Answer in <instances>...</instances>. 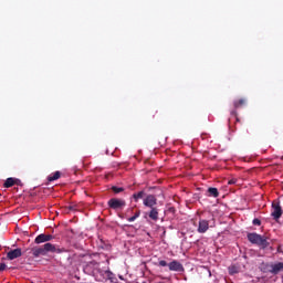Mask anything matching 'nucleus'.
<instances>
[{"label":"nucleus","mask_w":283,"mask_h":283,"mask_svg":"<svg viewBox=\"0 0 283 283\" xmlns=\"http://www.w3.org/2000/svg\"><path fill=\"white\" fill-rule=\"evenodd\" d=\"M33 258H41V255H46L49 253L56 252V245L52 243H45L42 247H35L31 249Z\"/></svg>","instance_id":"nucleus-1"},{"label":"nucleus","mask_w":283,"mask_h":283,"mask_svg":"<svg viewBox=\"0 0 283 283\" xmlns=\"http://www.w3.org/2000/svg\"><path fill=\"white\" fill-rule=\"evenodd\" d=\"M248 240L252 244H256V247H261V249H266V247H269V241L266 240V238L255 232L248 233Z\"/></svg>","instance_id":"nucleus-2"},{"label":"nucleus","mask_w":283,"mask_h":283,"mask_svg":"<svg viewBox=\"0 0 283 283\" xmlns=\"http://www.w3.org/2000/svg\"><path fill=\"white\" fill-rule=\"evenodd\" d=\"M107 206L109 207V209H113L114 211H123V209L127 207V201L120 198H111L107 202Z\"/></svg>","instance_id":"nucleus-3"},{"label":"nucleus","mask_w":283,"mask_h":283,"mask_svg":"<svg viewBox=\"0 0 283 283\" xmlns=\"http://www.w3.org/2000/svg\"><path fill=\"white\" fill-rule=\"evenodd\" d=\"M282 214H283V210H282V206H280V201L274 200L272 202V212H271L273 220H280L282 218Z\"/></svg>","instance_id":"nucleus-4"},{"label":"nucleus","mask_w":283,"mask_h":283,"mask_svg":"<svg viewBox=\"0 0 283 283\" xmlns=\"http://www.w3.org/2000/svg\"><path fill=\"white\" fill-rule=\"evenodd\" d=\"M125 218L128 220V222H134L137 218H140V209L135 207L128 208Z\"/></svg>","instance_id":"nucleus-5"},{"label":"nucleus","mask_w":283,"mask_h":283,"mask_svg":"<svg viewBox=\"0 0 283 283\" xmlns=\"http://www.w3.org/2000/svg\"><path fill=\"white\" fill-rule=\"evenodd\" d=\"M158 205V198L155 195H147L144 198V206L154 209Z\"/></svg>","instance_id":"nucleus-6"},{"label":"nucleus","mask_w":283,"mask_h":283,"mask_svg":"<svg viewBox=\"0 0 283 283\" xmlns=\"http://www.w3.org/2000/svg\"><path fill=\"white\" fill-rule=\"evenodd\" d=\"M169 271H176L177 273H182L185 271V266L179 261H171L168 263Z\"/></svg>","instance_id":"nucleus-7"},{"label":"nucleus","mask_w":283,"mask_h":283,"mask_svg":"<svg viewBox=\"0 0 283 283\" xmlns=\"http://www.w3.org/2000/svg\"><path fill=\"white\" fill-rule=\"evenodd\" d=\"M197 231L198 233H207L209 231V220L200 218Z\"/></svg>","instance_id":"nucleus-8"},{"label":"nucleus","mask_w":283,"mask_h":283,"mask_svg":"<svg viewBox=\"0 0 283 283\" xmlns=\"http://www.w3.org/2000/svg\"><path fill=\"white\" fill-rule=\"evenodd\" d=\"M21 255H23L21 248H17L7 253V260H17V258H21Z\"/></svg>","instance_id":"nucleus-9"},{"label":"nucleus","mask_w":283,"mask_h":283,"mask_svg":"<svg viewBox=\"0 0 283 283\" xmlns=\"http://www.w3.org/2000/svg\"><path fill=\"white\" fill-rule=\"evenodd\" d=\"M53 235L52 234H45V233H42V234H39L34 242L35 244H43V242H50V240H53Z\"/></svg>","instance_id":"nucleus-10"},{"label":"nucleus","mask_w":283,"mask_h":283,"mask_svg":"<svg viewBox=\"0 0 283 283\" xmlns=\"http://www.w3.org/2000/svg\"><path fill=\"white\" fill-rule=\"evenodd\" d=\"M270 273L273 275H277V273H281L283 271V262L272 263L270 264Z\"/></svg>","instance_id":"nucleus-11"},{"label":"nucleus","mask_w":283,"mask_h":283,"mask_svg":"<svg viewBox=\"0 0 283 283\" xmlns=\"http://www.w3.org/2000/svg\"><path fill=\"white\" fill-rule=\"evenodd\" d=\"M148 218H150V220H154L156 222V220H158V208H150V212L148 213Z\"/></svg>","instance_id":"nucleus-12"},{"label":"nucleus","mask_w":283,"mask_h":283,"mask_svg":"<svg viewBox=\"0 0 283 283\" xmlns=\"http://www.w3.org/2000/svg\"><path fill=\"white\" fill-rule=\"evenodd\" d=\"M15 182H17V179H14V178H12V177H9V178L4 181L3 187H4L6 189H10V187H14Z\"/></svg>","instance_id":"nucleus-13"},{"label":"nucleus","mask_w":283,"mask_h":283,"mask_svg":"<svg viewBox=\"0 0 283 283\" xmlns=\"http://www.w3.org/2000/svg\"><path fill=\"white\" fill-rule=\"evenodd\" d=\"M59 178H61V171H55L48 176V181L54 182V180H59Z\"/></svg>","instance_id":"nucleus-14"},{"label":"nucleus","mask_w":283,"mask_h":283,"mask_svg":"<svg viewBox=\"0 0 283 283\" xmlns=\"http://www.w3.org/2000/svg\"><path fill=\"white\" fill-rule=\"evenodd\" d=\"M208 193L212 198H218V196H220V192L218 191V188H209Z\"/></svg>","instance_id":"nucleus-15"},{"label":"nucleus","mask_w":283,"mask_h":283,"mask_svg":"<svg viewBox=\"0 0 283 283\" xmlns=\"http://www.w3.org/2000/svg\"><path fill=\"white\" fill-rule=\"evenodd\" d=\"M133 198L135 202H138V200H143V198L145 199V191H139L137 193H134Z\"/></svg>","instance_id":"nucleus-16"},{"label":"nucleus","mask_w":283,"mask_h":283,"mask_svg":"<svg viewBox=\"0 0 283 283\" xmlns=\"http://www.w3.org/2000/svg\"><path fill=\"white\" fill-rule=\"evenodd\" d=\"M233 105H234V109H238V107H243V105H247V99L241 98L239 101H235Z\"/></svg>","instance_id":"nucleus-17"},{"label":"nucleus","mask_w":283,"mask_h":283,"mask_svg":"<svg viewBox=\"0 0 283 283\" xmlns=\"http://www.w3.org/2000/svg\"><path fill=\"white\" fill-rule=\"evenodd\" d=\"M111 189L114 193H123V191H125V188L116 186H113Z\"/></svg>","instance_id":"nucleus-18"},{"label":"nucleus","mask_w":283,"mask_h":283,"mask_svg":"<svg viewBox=\"0 0 283 283\" xmlns=\"http://www.w3.org/2000/svg\"><path fill=\"white\" fill-rule=\"evenodd\" d=\"M229 273H230V275H233L234 273H238V271L235 270V266H230L229 268Z\"/></svg>","instance_id":"nucleus-19"},{"label":"nucleus","mask_w":283,"mask_h":283,"mask_svg":"<svg viewBox=\"0 0 283 283\" xmlns=\"http://www.w3.org/2000/svg\"><path fill=\"white\" fill-rule=\"evenodd\" d=\"M252 222L255 227H260V224H262V221H260V219H254Z\"/></svg>","instance_id":"nucleus-20"},{"label":"nucleus","mask_w":283,"mask_h":283,"mask_svg":"<svg viewBox=\"0 0 283 283\" xmlns=\"http://www.w3.org/2000/svg\"><path fill=\"white\" fill-rule=\"evenodd\" d=\"M159 265L160 266H169V263H167V261H165V260H160Z\"/></svg>","instance_id":"nucleus-21"},{"label":"nucleus","mask_w":283,"mask_h":283,"mask_svg":"<svg viewBox=\"0 0 283 283\" xmlns=\"http://www.w3.org/2000/svg\"><path fill=\"white\" fill-rule=\"evenodd\" d=\"M7 268L8 265H6V263H0V273L3 272V270Z\"/></svg>","instance_id":"nucleus-22"},{"label":"nucleus","mask_w":283,"mask_h":283,"mask_svg":"<svg viewBox=\"0 0 283 283\" xmlns=\"http://www.w3.org/2000/svg\"><path fill=\"white\" fill-rule=\"evenodd\" d=\"M228 185H235V180L234 179L229 180Z\"/></svg>","instance_id":"nucleus-23"},{"label":"nucleus","mask_w":283,"mask_h":283,"mask_svg":"<svg viewBox=\"0 0 283 283\" xmlns=\"http://www.w3.org/2000/svg\"><path fill=\"white\" fill-rule=\"evenodd\" d=\"M207 138H209V136H207V135H201V140H207Z\"/></svg>","instance_id":"nucleus-24"},{"label":"nucleus","mask_w":283,"mask_h":283,"mask_svg":"<svg viewBox=\"0 0 283 283\" xmlns=\"http://www.w3.org/2000/svg\"><path fill=\"white\" fill-rule=\"evenodd\" d=\"M231 114L232 116H235V117L238 116V113L235 111H232Z\"/></svg>","instance_id":"nucleus-25"},{"label":"nucleus","mask_w":283,"mask_h":283,"mask_svg":"<svg viewBox=\"0 0 283 283\" xmlns=\"http://www.w3.org/2000/svg\"><path fill=\"white\" fill-rule=\"evenodd\" d=\"M15 180H17L15 185H21V180L20 179H15Z\"/></svg>","instance_id":"nucleus-26"},{"label":"nucleus","mask_w":283,"mask_h":283,"mask_svg":"<svg viewBox=\"0 0 283 283\" xmlns=\"http://www.w3.org/2000/svg\"><path fill=\"white\" fill-rule=\"evenodd\" d=\"M72 221H73V222H76V217H74Z\"/></svg>","instance_id":"nucleus-27"},{"label":"nucleus","mask_w":283,"mask_h":283,"mask_svg":"<svg viewBox=\"0 0 283 283\" xmlns=\"http://www.w3.org/2000/svg\"><path fill=\"white\" fill-rule=\"evenodd\" d=\"M70 211H72V206H69Z\"/></svg>","instance_id":"nucleus-28"},{"label":"nucleus","mask_w":283,"mask_h":283,"mask_svg":"<svg viewBox=\"0 0 283 283\" xmlns=\"http://www.w3.org/2000/svg\"><path fill=\"white\" fill-rule=\"evenodd\" d=\"M237 120H240V119L237 117Z\"/></svg>","instance_id":"nucleus-29"}]
</instances>
